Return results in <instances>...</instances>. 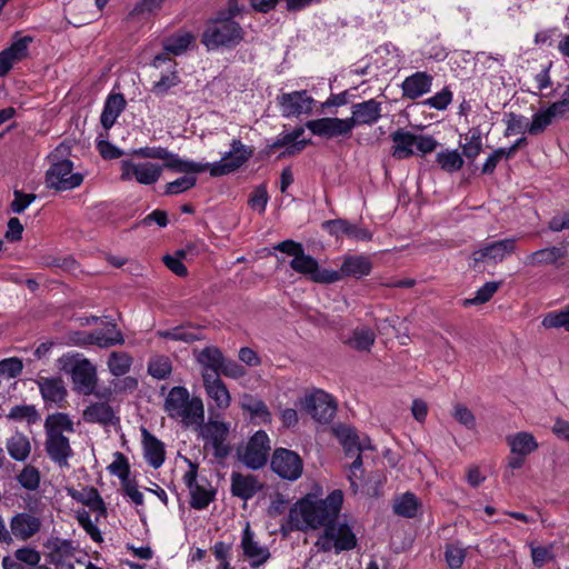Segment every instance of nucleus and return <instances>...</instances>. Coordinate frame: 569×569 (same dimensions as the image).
Here are the masks:
<instances>
[{"mask_svg":"<svg viewBox=\"0 0 569 569\" xmlns=\"http://www.w3.org/2000/svg\"><path fill=\"white\" fill-rule=\"evenodd\" d=\"M343 503V493L336 489L326 499L312 495L298 500L289 510L288 519L292 529H318L337 520Z\"/></svg>","mask_w":569,"mask_h":569,"instance_id":"f257e3e1","label":"nucleus"},{"mask_svg":"<svg viewBox=\"0 0 569 569\" xmlns=\"http://www.w3.org/2000/svg\"><path fill=\"white\" fill-rule=\"evenodd\" d=\"M244 29L237 21L216 14L210 18L201 34V43L208 51L234 49L244 40Z\"/></svg>","mask_w":569,"mask_h":569,"instance_id":"f03ea898","label":"nucleus"},{"mask_svg":"<svg viewBox=\"0 0 569 569\" xmlns=\"http://www.w3.org/2000/svg\"><path fill=\"white\" fill-rule=\"evenodd\" d=\"M164 411L172 419L181 418L186 426L202 423L204 417L202 400L198 397L190 398L186 387H173L166 400Z\"/></svg>","mask_w":569,"mask_h":569,"instance_id":"7ed1b4c3","label":"nucleus"},{"mask_svg":"<svg viewBox=\"0 0 569 569\" xmlns=\"http://www.w3.org/2000/svg\"><path fill=\"white\" fill-rule=\"evenodd\" d=\"M131 156L143 159L163 160L162 170L168 169L176 173H201L207 171L208 166L189 159H182L179 154L169 151L164 147H142L132 149Z\"/></svg>","mask_w":569,"mask_h":569,"instance_id":"20e7f679","label":"nucleus"},{"mask_svg":"<svg viewBox=\"0 0 569 569\" xmlns=\"http://www.w3.org/2000/svg\"><path fill=\"white\" fill-rule=\"evenodd\" d=\"M60 148L58 147L49 156L52 162L46 172V186L57 191L72 190L83 182V174L79 172L72 173L73 162L69 159L60 160L57 154Z\"/></svg>","mask_w":569,"mask_h":569,"instance_id":"39448f33","label":"nucleus"},{"mask_svg":"<svg viewBox=\"0 0 569 569\" xmlns=\"http://www.w3.org/2000/svg\"><path fill=\"white\" fill-rule=\"evenodd\" d=\"M270 449L269 436L264 430H258L249 438L244 448L237 449V457L248 469L259 470L267 465Z\"/></svg>","mask_w":569,"mask_h":569,"instance_id":"423d86ee","label":"nucleus"},{"mask_svg":"<svg viewBox=\"0 0 569 569\" xmlns=\"http://www.w3.org/2000/svg\"><path fill=\"white\" fill-rule=\"evenodd\" d=\"M299 405L301 410L319 423L331 422L337 412L335 398L321 389H316L300 398Z\"/></svg>","mask_w":569,"mask_h":569,"instance_id":"0eeeda50","label":"nucleus"},{"mask_svg":"<svg viewBox=\"0 0 569 569\" xmlns=\"http://www.w3.org/2000/svg\"><path fill=\"white\" fill-rule=\"evenodd\" d=\"M230 147V150L219 161L202 163V166H208L207 170H209L211 177L232 173L253 156V149L243 144L240 139H233Z\"/></svg>","mask_w":569,"mask_h":569,"instance_id":"6e6552de","label":"nucleus"},{"mask_svg":"<svg viewBox=\"0 0 569 569\" xmlns=\"http://www.w3.org/2000/svg\"><path fill=\"white\" fill-rule=\"evenodd\" d=\"M270 468L281 479L296 481L302 475L303 461L296 451L280 447L271 455Z\"/></svg>","mask_w":569,"mask_h":569,"instance_id":"1a4fd4ad","label":"nucleus"},{"mask_svg":"<svg viewBox=\"0 0 569 569\" xmlns=\"http://www.w3.org/2000/svg\"><path fill=\"white\" fill-rule=\"evenodd\" d=\"M289 264L293 271L308 277L316 283L330 284L338 282V274L336 272H330L329 269L320 268L317 259L307 254L305 249H302L298 256L292 258Z\"/></svg>","mask_w":569,"mask_h":569,"instance_id":"9d476101","label":"nucleus"},{"mask_svg":"<svg viewBox=\"0 0 569 569\" xmlns=\"http://www.w3.org/2000/svg\"><path fill=\"white\" fill-rule=\"evenodd\" d=\"M305 127L312 132V134L333 139L337 137L350 138L352 134V126L349 118L341 119L337 117H325L315 120H308Z\"/></svg>","mask_w":569,"mask_h":569,"instance_id":"9b49d317","label":"nucleus"},{"mask_svg":"<svg viewBox=\"0 0 569 569\" xmlns=\"http://www.w3.org/2000/svg\"><path fill=\"white\" fill-rule=\"evenodd\" d=\"M120 164L122 181L134 178L138 183L150 186L156 183L162 173V166L153 162L134 163L131 160H122Z\"/></svg>","mask_w":569,"mask_h":569,"instance_id":"f8f14e48","label":"nucleus"},{"mask_svg":"<svg viewBox=\"0 0 569 569\" xmlns=\"http://www.w3.org/2000/svg\"><path fill=\"white\" fill-rule=\"evenodd\" d=\"M36 382L47 409L52 406L57 408L66 407L68 391L62 378L40 377Z\"/></svg>","mask_w":569,"mask_h":569,"instance_id":"ddd939ff","label":"nucleus"},{"mask_svg":"<svg viewBox=\"0 0 569 569\" xmlns=\"http://www.w3.org/2000/svg\"><path fill=\"white\" fill-rule=\"evenodd\" d=\"M516 250V239L506 238L502 240L486 243L472 252L475 262L493 261L495 263L503 261Z\"/></svg>","mask_w":569,"mask_h":569,"instance_id":"4468645a","label":"nucleus"},{"mask_svg":"<svg viewBox=\"0 0 569 569\" xmlns=\"http://www.w3.org/2000/svg\"><path fill=\"white\" fill-rule=\"evenodd\" d=\"M278 102L284 117H298L301 113H311L315 99L308 96L307 90L282 93Z\"/></svg>","mask_w":569,"mask_h":569,"instance_id":"2eb2a0df","label":"nucleus"},{"mask_svg":"<svg viewBox=\"0 0 569 569\" xmlns=\"http://www.w3.org/2000/svg\"><path fill=\"white\" fill-rule=\"evenodd\" d=\"M41 527V519L30 512H18L10 519L11 536L20 541H27L36 536Z\"/></svg>","mask_w":569,"mask_h":569,"instance_id":"dca6fc26","label":"nucleus"},{"mask_svg":"<svg viewBox=\"0 0 569 569\" xmlns=\"http://www.w3.org/2000/svg\"><path fill=\"white\" fill-rule=\"evenodd\" d=\"M71 378L79 392L86 396L94 392L97 371L88 359H82L74 363L71 369Z\"/></svg>","mask_w":569,"mask_h":569,"instance_id":"f3484780","label":"nucleus"},{"mask_svg":"<svg viewBox=\"0 0 569 569\" xmlns=\"http://www.w3.org/2000/svg\"><path fill=\"white\" fill-rule=\"evenodd\" d=\"M230 480L231 495L243 501L252 499L263 488L258 477L251 473L242 475L241 472L232 471Z\"/></svg>","mask_w":569,"mask_h":569,"instance_id":"a211bd4d","label":"nucleus"},{"mask_svg":"<svg viewBox=\"0 0 569 569\" xmlns=\"http://www.w3.org/2000/svg\"><path fill=\"white\" fill-rule=\"evenodd\" d=\"M381 118V103L376 99H369L351 106L349 120L352 128L359 126H372Z\"/></svg>","mask_w":569,"mask_h":569,"instance_id":"6ab92c4d","label":"nucleus"},{"mask_svg":"<svg viewBox=\"0 0 569 569\" xmlns=\"http://www.w3.org/2000/svg\"><path fill=\"white\" fill-rule=\"evenodd\" d=\"M44 449L51 461L61 468L68 467V460L74 455L69 438L64 435L46 436Z\"/></svg>","mask_w":569,"mask_h":569,"instance_id":"aec40b11","label":"nucleus"},{"mask_svg":"<svg viewBox=\"0 0 569 569\" xmlns=\"http://www.w3.org/2000/svg\"><path fill=\"white\" fill-rule=\"evenodd\" d=\"M372 270V262L369 257L363 254L345 256L342 264L339 270H330L338 274V281L345 277L361 279L370 274Z\"/></svg>","mask_w":569,"mask_h":569,"instance_id":"412c9836","label":"nucleus"},{"mask_svg":"<svg viewBox=\"0 0 569 569\" xmlns=\"http://www.w3.org/2000/svg\"><path fill=\"white\" fill-rule=\"evenodd\" d=\"M433 77L425 71H417L407 77L402 83V97L416 100L428 93L431 89Z\"/></svg>","mask_w":569,"mask_h":569,"instance_id":"4be33fe9","label":"nucleus"},{"mask_svg":"<svg viewBox=\"0 0 569 569\" xmlns=\"http://www.w3.org/2000/svg\"><path fill=\"white\" fill-rule=\"evenodd\" d=\"M253 532L250 530L249 525L242 532L241 548L246 558L250 559V566L252 568H259L269 558L270 551L267 547H261L253 539Z\"/></svg>","mask_w":569,"mask_h":569,"instance_id":"5701e85b","label":"nucleus"},{"mask_svg":"<svg viewBox=\"0 0 569 569\" xmlns=\"http://www.w3.org/2000/svg\"><path fill=\"white\" fill-rule=\"evenodd\" d=\"M83 420L88 423H99L101 426H117L120 418L116 416L112 407L108 402H94L83 410Z\"/></svg>","mask_w":569,"mask_h":569,"instance_id":"b1692460","label":"nucleus"},{"mask_svg":"<svg viewBox=\"0 0 569 569\" xmlns=\"http://www.w3.org/2000/svg\"><path fill=\"white\" fill-rule=\"evenodd\" d=\"M143 457L154 469L160 468L166 460L164 443L146 428L142 429Z\"/></svg>","mask_w":569,"mask_h":569,"instance_id":"393cba45","label":"nucleus"},{"mask_svg":"<svg viewBox=\"0 0 569 569\" xmlns=\"http://www.w3.org/2000/svg\"><path fill=\"white\" fill-rule=\"evenodd\" d=\"M390 139L393 143L391 156L395 159L405 160L415 154L413 147L417 142L416 133L399 128L391 132Z\"/></svg>","mask_w":569,"mask_h":569,"instance_id":"a878e982","label":"nucleus"},{"mask_svg":"<svg viewBox=\"0 0 569 569\" xmlns=\"http://www.w3.org/2000/svg\"><path fill=\"white\" fill-rule=\"evenodd\" d=\"M201 375L208 397L214 401L218 408H228L231 398L226 383L216 375L209 372H202Z\"/></svg>","mask_w":569,"mask_h":569,"instance_id":"bb28decb","label":"nucleus"},{"mask_svg":"<svg viewBox=\"0 0 569 569\" xmlns=\"http://www.w3.org/2000/svg\"><path fill=\"white\" fill-rule=\"evenodd\" d=\"M565 247H547L531 252L525 258L523 263L530 267L558 266V261L567 257Z\"/></svg>","mask_w":569,"mask_h":569,"instance_id":"cd10ccee","label":"nucleus"},{"mask_svg":"<svg viewBox=\"0 0 569 569\" xmlns=\"http://www.w3.org/2000/svg\"><path fill=\"white\" fill-rule=\"evenodd\" d=\"M126 106L127 101L122 93H110L104 101L103 110L100 116L101 126L106 130H109L126 109Z\"/></svg>","mask_w":569,"mask_h":569,"instance_id":"c85d7f7f","label":"nucleus"},{"mask_svg":"<svg viewBox=\"0 0 569 569\" xmlns=\"http://www.w3.org/2000/svg\"><path fill=\"white\" fill-rule=\"evenodd\" d=\"M197 362L202 367V372H209L219 377L222 367L223 353L216 346H208L200 351H193Z\"/></svg>","mask_w":569,"mask_h":569,"instance_id":"c756f323","label":"nucleus"},{"mask_svg":"<svg viewBox=\"0 0 569 569\" xmlns=\"http://www.w3.org/2000/svg\"><path fill=\"white\" fill-rule=\"evenodd\" d=\"M332 525L336 553L352 550L358 546V539L348 523L343 522L338 525L337 520H332Z\"/></svg>","mask_w":569,"mask_h":569,"instance_id":"7c9ffc66","label":"nucleus"},{"mask_svg":"<svg viewBox=\"0 0 569 569\" xmlns=\"http://www.w3.org/2000/svg\"><path fill=\"white\" fill-rule=\"evenodd\" d=\"M196 37L190 31L179 30L162 40V48L167 53L181 56L194 43Z\"/></svg>","mask_w":569,"mask_h":569,"instance_id":"2f4dec72","label":"nucleus"},{"mask_svg":"<svg viewBox=\"0 0 569 569\" xmlns=\"http://www.w3.org/2000/svg\"><path fill=\"white\" fill-rule=\"evenodd\" d=\"M241 408L250 413L251 419L258 420L260 423H270L272 421L271 412L264 401L252 395H243Z\"/></svg>","mask_w":569,"mask_h":569,"instance_id":"473e14b6","label":"nucleus"},{"mask_svg":"<svg viewBox=\"0 0 569 569\" xmlns=\"http://www.w3.org/2000/svg\"><path fill=\"white\" fill-rule=\"evenodd\" d=\"M507 443L510 447L511 453H519L525 457L536 451L539 447L533 435L527 431L508 436Z\"/></svg>","mask_w":569,"mask_h":569,"instance_id":"72a5a7b5","label":"nucleus"},{"mask_svg":"<svg viewBox=\"0 0 569 569\" xmlns=\"http://www.w3.org/2000/svg\"><path fill=\"white\" fill-rule=\"evenodd\" d=\"M63 431L74 432L73 421L70 419L68 413L54 412L46 418V436H59L63 435Z\"/></svg>","mask_w":569,"mask_h":569,"instance_id":"f704fd0d","label":"nucleus"},{"mask_svg":"<svg viewBox=\"0 0 569 569\" xmlns=\"http://www.w3.org/2000/svg\"><path fill=\"white\" fill-rule=\"evenodd\" d=\"M9 456L16 461H24L30 455L31 446L28 437L22 432H16L7 441Z\"/></svg>","mask_w":569,"mask_h":569,"instance_id":"c9c22d12","label":"nucleus"},{"mask_svg":"<svg viewBox=\"0 0 569 569\" xmlns=\"http://www.w3.org/2000/svg\"><path fill=\"white\" fill-rule=\"evenodd\" d=\"M421 507L417 496L412 492H405L397 498L393 505V512L403 518H415Z\"/></svg>","mask_w":569,"mask_h":569,"instance_id":"e433bc0d","label":"nucleus"},{"mask_svg":"<svg viewBox=\"0 0 569 569\" xmlns=\"http://www.w3.org/2000/svg\"><path fill=\"white\" fill-rule=\"evenodd\" d=\"M107 331L96 330L93 331V345L100 348H109L117 345H122L124 338L122 332L117 329V325L113 322L109 323Z\"/></svg>","mask_w":569,"mask_h":569,"instance_id":"4c0bfd02","label":"nucleus"},{"mask_svg":"<svg viewBox=\"0 0 569 569\" xmlns=\"http://www.w3.org/2000/svg\"><path fill=\"white\" fill-rule=\"evenodd\" d=\"M436 162L445 172L453 173L463 167L465 160L462 154L457 149H453L438 152Z\"/></svg>","mask_w":569,"mask_h":569,"instance_id":"58836bf2","label":"nucleus"},{"mask_svg":"<svg viewBox=\"0 0 569 569\" xmlns=\"http://www.w3.org/2000/svg\"><path fill=\"white\" fill-rule=\"evenodd\" d=\"M462 156L473 161L482 151V139L479 127H473L466 136V142L460 143Z\"/></svg>","mask_w":569,"mask_h":569,"instance_id":"ea45409f","label":"nucleus"},{"mask_svg":"<svg viewBox=\"0 0 569 569\" xmlns=\"http://www.w3.org/2000/svg\"><path fill=\"white\" fill-rule=\"evenodd\" d=\"M208 487L200 485L194 491L190 493V507L196 510L206 509L210 502L216 498V490L212 489L211 485L207 479H203Z\"/></svg>","mask_w":569,"mask_h":569,"instance_id":"a19ab883","label":"nucleus"},{"mask_svg":"<svg viewBox=\"0 0 569 569\" xmlns=\"http://www.w3.org/2000/svg\"><path fill=\"white\" fill-rule=\"evenodd\" d=\"M336 435L342 445L348 457H352L359 450V435L355 428L340 426L336 430Z\"/></svg>","mask_w":569,"mask_h":569,"instance_id":"79ce46f5","label":"nucleus"},{"mask_svg":"<svg viewBox=\"0 0 569 569\" xmlns=\"http://www.w3.org/2000/svg\"><path fill=\"white\" fill-rule=\"evenodd\" d=\"M376 340V335L370 328H356L348 343L357 351H370Z\"/></svg>","mask_w":569,"mask_h":569,"instance_id":"37998d69","label":"nucleus"},{"mask_svg":"<svg viewBox=\"0 0 569 569\" xmlns=\"http://www.w3.org/2000/svg\"><path fill=\"white\" fill-rule=\"evenodd\" d=\"M131 365L132 358L124 351H113L108 359L109 370L116 377L126 375Z\"/></svg>","mask_w":569,"mask_h":569,"instance_id":"c03bdc74","label":"nucleus"},{"mask_svg":"<svg viewBox=\"0 0 569 569\" xmlns=\"http://www.w3.org/2000/svg\"><path fill=\"white\" fill-rule=\"evenodd\" d=\"M107 469L111 475L119 478L121 486L132 481V479H130L129 460L122 452L117 451L114 453V461L110 463Z\"/></svg>","mask_w":569,"mask_h":569,"instance_id":"a18cd8bd","label":"nucleus"},{"mask_svg":"<svg viewBox=\"0 0 569 569\" xmlns=\"http://www.w3.org/2000/svg\"><path fill=\"white\" fill-rule=\"evenodd\" d=\"M7 418L13 421H27L29 425L37 423L40 415L33 405H18L10 409Z\"/></svg>","mask_w":569,"mask_h":569,"instance_id":"49530a36","label":"nucleus"},{"mask_svg":"<svg viewBox=\"0 0 569 569\" xmlns=\"http://www.w3.org/2000/svg\"><path fill=\"white\" fill-rule=\"evenodd\" d=\"M542 326L547 329L563 328L569 332V305L560 310L548 312L542 319Z\"/></svg>","mask_w":569,"mask_h":569,"instance_id":"de8ad7c7","label":"nucleus"},{"mask_svg":"<svg viewBox=\"0 0 569 569\" xmlns=\"http://www.w3.org/2000/svg\"><path fill=\"white\" fill-rule=\"evenodd\" d=\"M157 335L163 339L183 341L188 343L201 340V337L197 332L188 330L184 326H178L167 330H159Z\"/></svg>","mask_w":569,"mask_h":569,"instance_id":"09e8293b","label":"nucleus"},{"mask_svg":"<svg viewBox=\"0 0 569 569\" xmlns=\"http://www.w3.org/2000/svg\"><path fill=\"white\" fill-rule=\"evenodd\" d=\"M501 281H488L481 286L473 298L466 299L463 306H478L488 302L501 286Z\"/></svg>","mask_w":569,"mask_h":569,"instance_id":"8fccbe9b","label":"nucleus"},{"mask_svg":"<svg viewBox=\"0 0 569 569\" xmlns=\"http://www.w3.org/2000/svg\"><path fill=\"white\" fill-rule=\"evenodd\" d=\"M197 184V177L191 173H184V176L177 178L176 180L168 182L164 187V196H176L184 191L190 190Z\"/></svg>","mask_w":569,"mask_h":569,"instance_id":"3c124183","label":"nucleus"},{"mask_svg":"<svg viewBox=\"0 0 569 569\" xmlns=\"http://www.w3.org/2000/svg\"><path fill=\"white\" fill-rule=\"evenodd\" d=\"M202 436L203 438L210 440L211 443L220 440H227L229 436V423L217 420H210L204 426Z\"/></svg>","mask_w":569,"mask_h":569,"instance_id":"603ef678","label":"nucleus"},{"mask_svg":"<svg viewBox=\"0 0 569 569\" xmlns=\"http://www.w3.org/2000/svg\"><path fill=\"white\" fill-rule=\"evenodd\" d=\"M32 41L33 38L30 36L17 38L4 51L14 62L21 61L29 56L28 47Z\"/></svg>","mask_w":569,"mask_h":569,"instance_id":"864d4df0","label":"nucleus"},{"mask_svg":"<svg viewBox=\"0 0 569 569\" xmlns=\"http://www.w3.org/2000/svg\"><path fill=\"white\" fill-rule=\"evenodd\" d=\"M180 83V77L177 70L161 74L160 79L156 81L151 88V92L157 97H163L168 91Z\"/></svg>","mask_w":569,"mask_h":569,"instance_id":"5fc2aeb1","label":"nucleus"},{"mask_svg":"<svg viewBox=\"0 0 569 569\" xmlns=\"http://www.w3.org/2000/svg\"><path fill=\"white\" fill-rule=\"evenodd\" d=\"M503 121L507 124L503 133L505 137H510L520 132H527V128L529 126L528 119L525 116L517 114L515 112L505 113Z\"/></svg>","mask_w":569,"mask_h":569,"instance_id":"6e6d98bb","label":"nucleus"},{"mask_svg":"<svg viewBox=\"0 0 569 569\" xmlns=\"http://www.w3.org/2000/svg\"><path fill=\"white\" fill-rule=\"evenodd\" d=\"M43 546L47 549H50L53 555H58L60 558H68L74 553L72 540L69 539L51 537L44 542Z\"/></svg>","mask_w":569,"mask_h":569,"instance_id":"4d7b16f0","label":"nucleus"},{"mask_svg":"<svg viewBox=\"0 0 569 569\" xmlns=\"http://www.w3.org/2000/svg\"><path fill=\"white\" fill-rule=\"evenodd\" d=\"M172 371V366L167 357H157L148 363V373L158 380L167 379Z\"/></svg>","mask_w":569,"mask_h":569,"instance_id":"13d9d810","label":"nucleus"},{"mask_svg":"<svg viewBox=\"0 0 569 569\" xmlns=\"http://www.w3.org/2000/svg\"><path fill=\"white\" fill-rule=\"evenodd\" d=\"M17 479L22 488L33 491L39 488L40 471L33 466H26Z\"/></svg>","mask_w":569,"mask_h":569,"instance_id":"bf43d9fd","label":"nucleus"},{"mask_svg":"<svg viewBox=\"0 0 569 569\" xmlns=\"http://www.w3.org/2000/svg\"><path fill=\"white\" fill-rule=\"evenodd\" d=\"M551 117L545 109L537 111L532 116V121L527 128V132L531 136H538L546 131V129L552 123Z\"/></svg>","mask_w":569,"mask_h":569,"instance_id":"052dcab7","label":"nucleus"},{"mask_svg":"<svg viewBox=\"0 0 569 569\" xmlns=\"http://www.w3.org/2000/svg\"><path fill=\"white\" fill-rule=\"evenodd\" d=\"M41 553L36 548L31 547H21L14 551V559L18 563L27 565L29 567H38L40 566Z\"/></svg>","mask_w":569,"mask_h":569,"instance_id":"680f3d73","label":"nucleus"},{"mask_svg":"<svg viewBox=\"0 0 569 569\" xmlns=\"http://www.w3.org/2000/svg\"><path fill=\"white\" fill-rule=\"evenodd\" d=\"M68 495L76 501L81 502L82 505L91 508L93 506V500L100 496L97 488L92 486H86L81 491L69 488Z\"/></svg>","mask_w":569,"mask_h":569,"instance_id":"e2e57ef3","label":"nucleus"},{"mask_svg":"<svg viewBox=\"0 0 569 569\" xmlns=\"http://www.w3.org/2000/svg\"><path fill=\"white\" fill-rule=\"evenodd\" d=\"M77 520L94 542L100 543L103 541L100 529L92 523L90 513L87 510L82 509L78 511Z\"/></svg>","mask_w":569,"mask_h":569,"instance_id":"0e129e2a","label":"nucleus"},{"mask_svg":"<svg viewBox=\"0 0 569 569\" xmlns=\"http://www.w3.org/2000/svg\"><path fill=\"white\" fill-rule=\"evenodd\" d=\"M466 558V550L456 545H447L445 551V559L450 569H459L463 565Z\"/></svg>","mask_w":569,"mask_h":569,"instance_id":"69168bd1","label":"nucleus"},{"mask_svg":"<svg viewBox=\"0 0 569 569\" xmlns=\"http://www.w3.org/2000/svg\"><path fill=\"white\" fill-rule=\"evenodd\" d=\"M268 200L269 196L267 187L262 183L254 188L249 198L248 204L251 209L257 210L259 213H263L266 211Z\"/></svg>","mask_w":569,"mask_h":569,"instance_id":"338daca9","label":"nucleus"},{"mask_svg":"<svg viewBox=\"0 0 569 569\" xmlns=\"http://www.w3.org/2000/svg\"><path fill=\"white\" fill-rule=\"evenodd\" d=\"M451 101L452 91L449 89V87H445L441 91L426 99L422 103L436 110H445L451 103Z\"/></svg>","mask_w":569,"mask_h":569,"instance_id":"774afa93","label":"nucleus"}]
</instances>
